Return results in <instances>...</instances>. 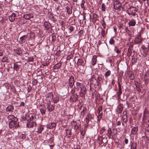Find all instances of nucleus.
<instances>
[{
    "instance_id": "1",
    "label": "nucleus",
    "mask_w": 149,
    "mask_h": 149,
    "mask_svg": "<svg viewBox=\"0 0 149 149\" xmlns=\"http://www.w3.org/2000/svg\"><path fill=\"white\" fill-rule=\"evenodd\" d=\"M76 89L80 91L79 93L80 96L82 97H85L87 92L85 86L83 84L77 82L76 84Z\"/></svg>"
},
{
    "instance_id": "2",
    "label": "nucleus",
    "mask_w": 149,
    "mask_h": 149,
    "mask_svg": "<svg viewBox=\"0 0 149 149\" xmlns=\"http://www.w3.org/2000/svg\"><path fill=\"white\" fill-rule=\"evenodd\" d=\"M74 77L72 75L70 76L69 79L68 84L67 85V89L68 92L70 91L71 92V93L72 94H73L75 93V91L73 90V89L71 90V91H70V89H72L73 88V87L74 84Z\"/></svg>"
},
{
    "instance_id": "3",
    "label": "nucleus",
    "mask_w": 149,
    "mask_h": 149,
    "mask_svg": "<svg viewBox=\"0 0 149 149\" xmlns=\"http://www.w3.org/2000/svg\"><path fill=\"white\" fill-rule=\"evenodd\" d=\"M138 11V9L136 8L131 6L129 8H128L127 12L129 15H132L133 16H134L136 15L135 13Z\"/></svg>"
},
{
    "instance_id": "4",
    "label": "nucleus",
    "mask_w": 149,
    "mask_h": 149,
    "mask_svg": "<svg viewBox=\"0 0 149 149\" xmlns=\"http://www.w3.org/2000/svg\"><path fill=\"white\" fill-rule=\"evenodd\" d=\"M35 118L33 117V118L32 120L29 119V121H28L27 123L26 126L29 128H32L36 126V124L35 121Z\"/></svg>"
},
{
    "instance_id": "5",
    "label": "nucleus",
    "mask_w": 149,
    "mask_h": 149,
    "mask_svg": "<svg viewBox=\"0 0 149 149\" xmlns=\"http://www.w3.org/2000/svg\"><path fill=\"white\" fill-rule=\"evenodd\" d=\"M53 98V94L52 93H49L46 95V101L47 103H50L52 102Z\"/></svg>"
},
{
    "instance_id": "6",
    "label": "nucleus",
    "mask_w": 149,
    "mask_h": 149,
    "mask_svg": "<svg viewBox=\"0 0 149 149\" xmlns=\"http://www.w3.org/2000/svg\"><path fill=\"white\" fill-rule=\"evenodd\" d=\"M9 127L11 129L16 128L19 126L18 123L17 121H10L9 123Z\"/></svg>"
},
{
    "instance_id": "7",
    "label": "nucleus",
    "mask_w": 149,
    "mask_h": 149,
    "mask_svg": "<svg viewBox=\"0 0 149 149\" xmlns=\"http://www.w3.org/2000/svg\"><path fill=\"white\" fill-rule=\"evenodd\" d=\"M113 6L115 9L119 10L122 6V5L120 2L115 0L114 1Z\"/></svg>"
},
{
    "instance_id": "8",
    "label": "nucleus",
    "mask_w": 149,
    "mask_h": 149,
    "mask_svg": "<svg viewBox=\"0 0 149 149\" xmlns=\"http://www.w3.org/2000/svg\"><path fill=\"white\" fill-rule=\"evenodd\" d=\"M33 118V116L31 114L29 115H25V116H23L22 118V121L27 120V122L29 121V119L31 120Z\"/></svg>"
},
{
    "instance_id": "9",
    "label": "nucleus",
    "mask_w": 149,
    "mask_h": 149,
    "mask_svg": "<svg viewBox=\"0 0 149 149\" xmlns=\"http://www.w3.org/2000/svg\"><path fill=\"white\" fill-rule=\"evenodd\" d=\"M47 108L49 112H51L54 110L55 108V105L52 104L50 103H47Z\"/></svg>"
},
{
    "instance_id": "10",
    "label": "nucleus",
    "mask_w": 149,
    "mask_h": 149,
    "mask_svg": "<svg viewBox=\"0 0 149 149\" xmlns=\"http://www.w3.org/2000/svg\"><path fill=\"white\" fill-rule=\"evenodd\" d=\"M142 40V38L141 36V33H139V35H137L134 42L135 44H138L141 42Z\"/></svg>"
},
{
    "instance_id": "11",
    "label": "nucleus",
    "mask_w": 149,
    "mask_h": 149,
    "mask_svg": "<svg viewBox=\"0 0 149 149\" xmlns=\"http://www.w3.org/2000/svg\"><path fill=\"white\" fill-rule=\"evenodd\" d=\"M7 118L9 120H10V121H17V117L13 115H9L8 116Z\"/></svg>"
},
{
    "instance_id": "12",
    "label": "nucleus",
    "mask_w": 149,
    "mask_h": 149,
    "mask_svg": "<svg viewBox=\"0 0 149 149\" xmlns=\"http://www.w3.org/2000/svg\"><path fill=\"white\" fill-rule=\"evenodd\" d=\"M17 14L15 13H13L9 17V19L11 22H13L15 19V17H16Z\"/></svg>"
},
{
    "instance_id": "13",
    "label": "nucleus",
    "mask_w": 149,
    "mask_h": 149,
    "mask_svg": "<svg viewBox=\"0 0 149 149\" xmlns=\"http://www.w3.org/2000/svg\"><path fill=\"white\" fill-rule=\"evenodd\" d=\"M118 91L117 93L118 96V97H120L121 94L122 93V88L121 85L119 82H118Z\"/></svg>"
},
{
    "instance_id": "14",
    "label": "nucleus",
    "mask_w": 149,
    "mask_h": 149,
    "mask_svg": "<svg viewBox=\"0 0 149 149\" xmlns=\"http://www.w3.org/2000/svg\"><path fill=\"white\" fill-rule=\"evenodd\" d=\"M28 35H24L21 37L19 39V42L21 44H23L24 43L26 40Z\"/></svg>"
},
{
    "instance_id": "15",
    "label": "nucleus",
    "mask_w": 149,
    "mask_h": 149,
    "mask_svg": "<svg viewBox=\"0 0 149 149\" xmlns=\"http://www.w3.org/2000/svg\"><path fill=\"white\" fill-rule=\"evenodd\" d=\"M44 25L45 27L49 31H50L52 29V28L51 27L50 24L47 22H44Z\"/></svg>"
},
{
    "instance_id": "16",
    "label": "nucleus",
    "mask_w": 149,
    "mask_h": 149,
    "mask_svg": "<svg viewBox=\"0 0 149 149\" xmlns=\"http://www.w3.org/2000/svg\"><path fill=\"white\" fill-rule=\"evenodd\" d=\"M123 114H124L122 116L123 121L125 123H126L127 121V111H124L123 112Z\"/></svg>"
},
{
    "instance_id": "17",
    "label": "nucleus",
    "mask_w": 149,
    "mask_h": 149,
    "mask_svg": "<svg viewBox=\"0 0 149 149\" xmlns=\"http://www.w3.org/2000/svg\"><path fill=\"white\" fill-rule=\"evenodd\" d=\"M41 107L40 109V111L42 115H44L46 111V107L44 105H41Z\"/></svg>"
},
{
    "instance_id": "18",
    "label": "nucleus",
    "mask_w": 149,
    "mask_h": 149,
    "mask_svg": "<svg viewBox=\"0 0 149 149\" xmlns=\"http://www.w3.org/2000/svg\"><path fill=\"white\" fill-rule=\"evenodd\" d=\"M91 114L90 113H88L85 118L87 124H88L89 122L91 120Z\"/></svg>"
},
{
    "instance_id": "19",
    "label": "nucleus",
    "mask_w": 149,
    "mask_h": 149,
    "mask_svg": "<svg viewBox=\"0 0 149 149\" xmlns=\"http://www.w3.org/2000/svg\"><path fill=\"white\" fill-rule=\"evenodd\" d=\"M106 139L105 136L103 137V135L99 136L98 138V140L99 141V144H101L102 143H104L103 140Z\"/></svg>"
},
{
    "instance_id": "20",
    "label": "nucleus",
    "mask_w": 149,
    "mask_h": 149,
    "mask_svg": "<svg viewBox=\"0 0 149 149\" xmlns=\"http://www.w3.org/2000/svg\"><path fill=\"white\" fill-rule=\"evenodd\" d=\"M70 99L71 100H72L74 102H75L78 99V97L77 95L73 94L70 97Z\"/></svg>"
},
{
    "instance_id": "21",
    "label": "nucleus",
    "mask_w": 149,
    "mask_h": 149,
    "mask_svg": "<svg viewBox=\"0 0 149 149\" xmlns=\"http://www.w3.org/2000/svg\"><path fill=\"white\" fill-rule=\"evenodd\" d=\"M123 110V107L121 104L119 105L116 109V112L118 113H121Z\"/></svg>"
},
{
    "instance_id": "22",
    "label": "nucleus",
    "mask_w": 149,
    "mask_h": 149,
    "mask_svg": "<svg viewBox=\"0 0 149 149\" xmlns=\"http://www.w3.org/2000/svg\"><path fill=\"white\" fill-rule=\"evenodd\" d=\"M13 107L11 105H9L7 107L6 110L7 112H11L13 111Z\"/></svg>"
},
{
    "instance_id": "23",
    "label": "nucleus",
    "mask_w": 149,
    "mask_h": 149,
    "mask_svg": "<svg viewBox=\"0 0 149 149\" xmlns=\"http://www.w3.org/2000/svg\"><path fill=\"white\" fill-rule=\"evenodd\" d=\"M71 130V129L69 128L66 129L67 135L68 137H70L72 135Z\"/></svg>"
},
{
    "instance_id": "24",
    "label": "nucleus",
    "mask_w": 149,
    "mask_h": 149,
    "mask_svg": "<svg viewBox=\"0 0 149 149\" xmlns=\"http://www.w3.org/2000/svg\"><path fill=\"white\" fill-rule=\"evenodd\" d=\"M23 17L25 19H29L30 18L33 17V16L31 14H27L24 15L23 16Z\"/></svg>"
},
{
    "instance_id": "25",
    "label": "nucleus",
    "mask_w": 149,
    "mask_h": 149,
    "mask_svg": "<svg viewBox=\"0 0 149 149\" xmlns=\"http://www.w3.org/2000/svg\"><path fill=\"white\" fill-rule=\"evenodd\" d=\"M138 131V128L136 127H134L131 130V133L132 134L135 135L136 134Z\"/></svg>"
},
{
    "instance_id": "26",
    "label": "nucleus",
    "mask_w": 149,
    "mask_h": 149,
    "mask_svg": "<svg viewBox=\"0 0 149 149\" xmlns=\"http://www.w3.org/2000/svg\"><path fill=\"white\" fill-rule=\"evenodd\" d=\"M107 135L108 136L109 138L110 139L111 138V136H113V134L112 132V130L111 128H109V129L107 130ZM112 138L113 137H112Z\"/></svg>"
},
{
    "instance_id": "27",
    "label": "nucleus",
    "mask_w": 149,
    "mask_h": 149,
    "mask_svg": "<svg viewBox=\"0 0 149 149\" xmlns=\"http://www.w3.org/2000/svg\"><path fill=\"white\" fill-rule=\"evenodd\" d=\"M97 56L96 55H94L93 57V58L92 60V64L94 66L96 64V61H97Z\"/></svg>"
},
{
    "instance_id": "28",
    "label": "nucleus",
    "mask_w": 149,
    "mask_h": 149,
    "mask_svg": "<svg viewBox=\"0 0 149 149\" xmlns=\"http://www.w3.org/2000/svg\"><path fill=\"white\" fill-rule=\"evenodd\" d=\"M136 24V21L134 19H132L129 22L128 24L130 26H134Z\"/></svg>"
},
{
    "instance_id": "29",
    "label": "nucleus",
    "mask_w": 149,
    "mask_h": 149,
    "mask_svg": "<svg viewBox=\"0 0 149 149\" xmlns=\"http://www.w3.org/2000/svg\"><path fill=\"white\" fill-rule=\"evenodd\" d=\"M56 125L55 123H52L49 124L48 126V128L50 129H52L54 128L55 127Z\"/></svg>"
},
{
    "instance_id": "30",
    "label": "nucleus",
    "mask_w": 149,
    "mask_h": 149,
    "mask_svg": "<svg viewBox=\"0 0 149 149\" xmlns=\"http://www.w3.org/2000/svg\"><path fill=\"white\" fill-rule=\"evenodd\" d=\"M111 71L110 70H108L104 74V76L106 78H107L111 74Z\"/></svg>"
},
{
    "instance_id": "31",
    "label": "nucleus",
    "mask_w": 149,
    "mask_h": 149,
    "mask_svg": "<svg viewBox=\"0 0 149 149\" xmlns=\"http://www.w3.org/2000/svg\"><path fill=\"white\" fill-rule=\"evenodd\" d=\"M61 65V63H56L55 65L54 66V69H56L59 68L60 67Z\"/></svg>"
},
{
    "instance_id": "32",
    "label": "nucleus",
    "mask_w": 149,
    "mask_h": 149,
    "mask_svg": "<svg viewBox=\"0 0 149 149\" xmlns=\"http://www.w3.org/2000/svg\"><path fill=\"white\" fill-rule=\"evenodd\" d=\"M44 130V127L43 126H40L38 128L37 132L38 133H41L42 130Z\"/></svg>"
},
{
    "instance_id": "33",
    "label": "nucleus",
    "mask_w": 149,
    "mask_h": 149,
    "mask_svg": "<svg viewBox=\"0 0 149 149\" xmlns=\"http://www.w3.org/2000/svg\"><path fill=\"white\" fill-rule=\"evenodd\" d=\"M137 144L136 142H133L132 143L131 149H136Z\"/></svg>"
},
{
    "instance_id": "34",
    "label": "nucleus",
    "mask_w": 149,
    "mask_h": 149,
    "mask_svg": "<svg viewBox=\"0 0 149 149\" xmlns=\"http://www.w3.org/2000/svg\"><path fill=\"white\" fill-rule=\"evenodd\" d=\"M66 9L67 11L69 14H70L72 13V8L67 6L66 7Z\"/></svg>"
},
{
    "instance_id": "35",
    "label": "nucleus",
    "mask_w": 149,
    "mask_h": 149,
    "mask_svg": "<svg viewBox=\"0 0 149 149\" xmlns=\"http://www.w3.org/2000/svg\"><path fill=\"white\" fill-rule=\"evenodd\" d=\"M59 97L58 96H56L55 97H53V102H54V103H56L58 102L59 101Z\"/></svg>"
},
{
    "instance_id": "36",
    "label": "nucleus",
    "mask_w": 149,
    "mask_h": 149,
    "mask_svg": "<svg viewBox=\"0 0 149 149\" xmlns=\"http://www.w3.org/2000/svg\"><path fill=\"white\" fill-rule=\"evenodd\" d=\"M87 112V109L85 107H83V110L81 111L82 115L84 116L85 114Z\"/></svg>"
},
{
    "instance_id": "37",
    "label": "nucleus",
    "mask_w": 149,
    "mask_h": 149,
    "mask_svg": "<svg viewBox=\"0 0 149 149\" xmlns=\"http://www.w3.org/2000/svg\"><path fill=\"white\" fill-rule=\"evenodd\" d=\"M20 66L17 64L14 63V69L16 71H17L19 69Z\"/></svg>"
},
{
    "instance_id": "38",
    "label": "nucleus",
    "mask_w": 149,
    "mask_h": 149,
    "mask_svg": "<svg viewBox=\"0 0 149 149\" xmlns=\"http://www.w3.org/2000/svg\"><path fill=\"white\" fill-rule=\"evenodd\" d=\"M83 62V60L82 59H78L77 64L78 65H81Z\"/></svg>"
},
{
    "instance_id": "39",
    "label": "nucleus",
    "mask_w": 149,
    "mask_h": 149,
    "mask_svg": "<svg viewBox=\"0 0 149 149\" xmlns=\"http://www.w3.org/2000/svg\"><path fill=\"white\" fill-rule=\"evenodd\" d=\"M2 62H8V57L6 56L4 57L1 59Z\"/></svg>"
},
{
    "instance_id": "40",
    "label": "nucleus",
    "mask_w": 149,
    "mask_h": 149,
    "mask_svg": "<svg viewBox=\"0 0 149 149\" xmlns=\"http://www.w3.org/2000/svg\"><path fill=\"white\" fill-rule=\"evenodd\" d=\"M98 114H99V115L97 116V120L98 121H100L102 116L103 113L102 112Z\"/></svg>"
},
{
    "instance_id": "41",
    "label": "nucleus",
    "mask_w": 149,
    "mask_h": 149,
    "mask_svg": "<svg viewBox=\"0 0 149 149\" xmlns=\"http://www.w3.org/2000/svg\"><path fill=\"white\" fill-rule=\"evenodd\" d=\"M102 106H100L98 108V109H97V112L98 113H101L100 112H101V111H102Z\"/></svg>"
},
{
    "instance_id": "42",
    "label": "nucleus",
    "mask_w": 149,
    "mask_h": 149,
    "mask_svg": "<svg viewBox=\"0 0 149 149\" xmlns=\"http://www.w3.org/2000/svg\"><path fill=\"white\" fill-rule=\"evenodd\" d=\"M16 53L18 55H20L22 54V51L19 49H17L16 51Z\"/></svg>"
},
{
    "instance_id": "43",
    "label": "nucleus",
    "mask_w": 149,
    "mask_h": 149,
    "mask_svg": "<svg viewBox=\"0 0 149 149\" xmlns=\"http://www.w3.org/2000/svg\"><path fill=\"white\" fill-rule=\"evenodd\" d=\"M105 131V127H103L100 130V134H102Z\"/></svg>"
},
{
    "instance_id": "44",
    "label": "nucleus",
    "mask_w": 149,
    "mask_h": 149,
    "mask_svg": "<svg viewBox=\"0 0 149 149\" xmlns=\"http://www.w3.org/2000/svg\"><path fill=\"white\" fill-rule=\"evenodd\" d=\"M101 35L102 37H104L105 36V31L104 29H102L101 31Z\"/></svg>"
},
{
    "instance_id": "45",
    "label": "nucleus",
    "mask_w": 149,
    "mask_h": 149,
    "mask_svg": "<svg viewBox=\"0 0 149 149\" xmlns=\"http://www.w3.org/2000/svg\"><path fill=\"white\" fill-rule=\"evenodd\" d=\"M71 123L72 125L74 126V128H76L77 125L76 122L75 121H73Z\"/></svg>"
},
{
    "instance_id": "46",
    "label": "nucleus",
    "mask_w": 149,
    "mask_h": 149,
    "mask_svg": "<svg viewBox=\"0 0 149 149\" xmlns=\"http://www.w3.org/2000/svg\"><path fill=\"white\" fill-rule=\"evenodd\" d=\"M132 53V51L131 49H130L129 48L128 49V52H127V56L129 57L130 56Z\"/></svg>"
},
{
    "instance_id": "47",
    "label": "nucleus",
    "mask_w": 149,
    "mask_h": 149,
    "mask_svg": "<svg viewBox=\"0 0 149 149\" xmlns=\"http://www.w3.org/2000/svg\"><path fill=\"white\" fill-rule=\"evenodd\" d=\"M101 8L102 10L104 11H105V6L104 3H102V5Z\"/></svg>"
},
{
    "instance_id": "48",
    "label": "nucleus",
    "mask_w": 149,
    "mask_h": 149,
    "mask_svg": "<svg viewBox=\"0 0 149 149\" xmlns=\"http://www.w3.org/2000/svg\"><path fill=\"white\" fill-rule=\"evenodd\" d=\"M129 78L130 79L133 80L134 78V75L131 73L130 75H129Z\"/></svg>"
},
{
    "instance_id": "49",
    "label": "nucleus",
    "mask_w": 149,
    "mask_h": 149,
    "mask_svg": "<svg viewBox=\"0 0 149 149\" xmlns=\"http://www.w3.org/2000/svg\"><path fill=\"white\" fill-rule=\"evenodd\" d=\"M115 42V41L113 38H111L109 40V43L111 45L113 44Z\"/></svg>"
},
{
    "instance_id": "50",
    "label": "nucleus",
    "mask_w": 149,
    "mask_h": 149,
    "mask_svg": "<svg viewBox=\"0 0 149 149\" xmlns=\"http://www.w3.org/2000/svg\"><path fill=\"white\" fill-rule=\"evenodd\" d=\"M38 81L36 79H33L32 81V84L33 85H36L37 84Z\"/></svg>"
},
{
    "instance_id": "51",
    "label": "nucleus",
    "mask_w": 149,
    "mask_h": 149,
    "mask_svg": "<svg viewBox=\"0 0 149 149\" xmlns=\"http://www.w3.org/2000/svg\"><path fill=\"white\" fill-rule=\"evenodd\" d=\"M52 42H54L56 40V36L54 35H52Z\"/></svg>"
},
{
    "instance_id": "52",
    "label": "nucleus",
    "mask_w": 149,
    "mask_h": 149,
    "mask_svg": "<svg viewBox=\"0 0 149 149\" xmlns=\"http://www.w3.org/2000/svg\"><path fill=\"white\" fill-rule=\"evenodd\" d=\"M117 129L115 128H113L112 129V134H113V135H114L115 134V132H116L115 133L116 134L117 132Z\"/></svg>"
},
{
    "instance_id": "53",
    "label": "nucleus",
    "mask_w": 149,
    "mask_h": 149,
    "mask_svg": "<svg viewBox=\"0 0 149 149\" xmlns=\"http://www.w3.org/2000/svg\"><path fill=\"white\" fill-rule=\"evenodd\" d=\"M74 27L73 26H71L69 28V29L70 31L71 32L74 29Z\"/></svg>"
},
{
    "instance_id": "54",
    "label": "nucleus",
    "mask_w": 149,
    "mask_h": 149,
    "mask_svg": "<svg viewBox=\"0 0 149 149\" xmlns=\"http://www.w3.org/2000/svg\"><path fill=\"white\" fill-rule=\"evenodd\" d=\"M146 114H148V112L145 109L143 112V116H146Z\"/></svg>"
},
{
    "instance_id": "55",
    "label": "nucleus",
    "mask_w": 149,
    "mask_h": 149,
    "mask_svg": "<svg viewBox=\"0 0 149 149\" xmlns=\"http://www.w3.org/2000/svg\"><path fill=\"white\" fill-rule=\"evenodd\" d=\"M20 137L22 139H24L25 138V135L24 134H22L20 135Z\"/></svg>"
},
{
    "instance_id": "56",
    "label": "nucleus",
    "mask_w": 149,
    "mask_h": 149,
    "mask_svg": "<svg viewBox=\"0 0 149 149\" xmlns=\"http://www.w3.org/2000/svg\"><path fill=\"white\" fill-rule=\"evenodd\" d=\"M97 15L95 13H94L93 14V17L94 19H96L97 18Z\"/></svg>"
},
{
    "instance_id": "57",
    "label": "nucleus",
    "mask_w": 149,
    "mask_h": 149,
    "mask_svg": "<svg viewBox=\"0 0 149 149\" xmlns=\"http://www.w3.org/2000/svg\"><path fill=\"white\" fill-rule=\"evenodd\" d=\"M24 103L23 102H22L20 103V104L19 106L20 107H22L24 106Z\"/></svg>"
},
{
    "instance_id": "58",
    "label": "nucleus",
    "mask_w": 149,
    "mask_h": 149,
    "mask_svg": "<svg viewBox=\"0 0 149 149\" xmlns=\"http://www.w3.org/2000/svg\"><path fill=\"white\" fill-rule=\"evenodd\" d=\"M81 131V134L82 135V136H84L85 134V132H84L83 130H80Z\"/></svg>"
},
{
    "instance_id": "59",
    "label": "nucleus",
    "mask_w": 149,
    "mask_h": 149,
    "mask_svg": "<svg viewBox=\"0 0 149 149\" xmlns=\"http://www.w3.org/2000/svg\"><path fill=\"white\" fill-rule=\"evenodd\" d=\"M116 52L118 54H120V51L118 48L116 49Z\"/></svg>"
},
{
    "instance_id": "60",
    "label": "nucleus",
    "mask_w": 149,
    "mask_h": 149,
    "mask_svg": "<svg viewBox=\"0 0 149 149\" xmlns=\"http://www.w3.org/2000/svg\"><path fill=\"white\" fill-rule=\"evenodd\" d=\"M128 142V140L127 139H125V142L126 144H127Z\"/></svg>"
},
{
    "instance_id": "61",
    "label": "nucleus",
    "mask_w": 149,
    "mask_h": 149,
    "mask_svg": "<svg viewBox=\"0 0 149 149\" xmlns=\"http://www.w3.org/2000/svg\"><path fill=\"white\" fill-rule=\"evenodd\" d=\"M142 49H143V50H145V51H146L147 52V48H146V47H144V46L143 47H142Z\"/></svg>"
},
{
    "instance_id": "62",
    "label": "nucleus",
    "mask_w": 149,
    "mask_h": 149,
    "mask_svg": "<svg viewBox=\"0 0 149 149\" xmlns=\"http://www.w3.org/2000/svg\"><path fill=\"white\" fill-rule=\"evenodd\" d=\"M53 140V139L52 138H51L49 139V142L50 143H52V140Z\"/></svg>"
},
{
    "instance_id": "63",
    "label": "nucleus",
    "mask_w": 149,
    "mask_h": 149,
    "mask_svg": "<svg viewBox=\"0 0 149 149\" xmlns=\"http://www.w3.org/2000/svg\"><path fill=\"white\" fill-rule=\"evenodd\" d=\"M85 3V1H82V3H81V5L82 8L83 7V5H84V4Z\"/></svg>"
},
{
    "instance_id": "64",
    "label": "nucleus",
    "mask_w": 149,
    "mask_h": 149,
    "mask_svg": "<svg viewBox=\"0 0 149 149\" xmlns=\"http://www.w3.org/2000/svg\"><path fill=\"white\" fill-rule=\"evenodd\" d=\"M120 124L121 122L120 121H118L117 123V125H120Z\"/></svg>"
}]
</instances>
